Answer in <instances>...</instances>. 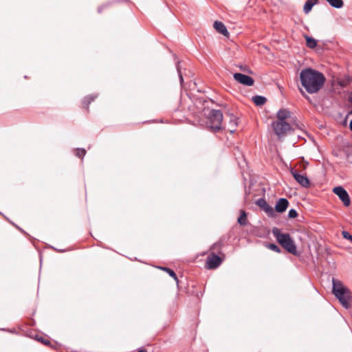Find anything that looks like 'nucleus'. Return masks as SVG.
I'll return each instance as SVG.
<instances>
[{"mask_svg": "<svg viewBox=\"0 0 352 352\" xmlns=\"http://www.w3.org/2000/svg\"><path fill=\"white\" fill-rule=\"evenodd\" d=\"M223 118V113L220 110L212 109L208 116L207 126L214 131H220Z\"/></svg>", "mask_w": 352, "mask_h": 352, "instance_id": "obj_4", "label": "nucleus"}, {"mask_svg": "<svg viewBox=\"0 0 352 352\" xmlns=\"http://www.w3.org/2000/svg\"><path fill=\"white\" fill-rule=\"evenodd\" d=\"M342 234L344 239L350 240L352 242V236L349 234V232L346 231H342Z\"/></svg>", "mask_w": 352, "mask_h": 352, "instance_id": "obj_25", "label": "nucleus"}, {"mask_svg": "<svg viewBox=\"0 0 352 352\" xmlns=\"http://www.w3.org/2000/svg\"><path fill=\"white\" fill-rule=\"evenodd\" d=\"M307 46L311 49H314L317 45V41L312 37L305 36Z\"/></svg>", "mask_w": 352, "mask_h": 352, "instance_id": "obj_18", "label": "nucleus"}, {"mask_svg": "<svg viewBox=\"0 0 352 352\" xmlns=\"http://www.w3.org/2000/svg\"><path fill=\"white\" fill-rule=\"evenodd\" d=\"M289 206V201L286 198H280L276 201L274 208V212L278 213H282L285 212Z\"/></svg>", "mask_w": 352, "mask_h": 352, "instance_id": "obj_12", "label": "nucleus"}, {"mask_svg": "<svg viewBox=\"0 0 352 352\" xmlns=\"http://www.w3.org/2000/svg\"><path fill=\"white\" fill-rule=\"evenodd\" d=\"M272 126L274 133L278 138L284 136L289 131L293 130L292 125L287 121H274L272 123Z\"/></svg>", "mask_w": 352, "mask_h": 352, "instance_id": "obj_5", "label": "nucleus"}, {"mask_svg": "<svg viewBox=\"0 0 352 352\" xmlns=\"http://www.w3.org/2000/svg\"><path fill=\"white\" fill-rule=\"evenodd\" d=\"M332 292L341 305L348 309L350 307L351 293L343 283L336 278L332 279Z\"/></svg>", "mask_w": 352, "mask_h": 352, "instance_id": "obj_2", "label": "nucleus"}, {"mask_svg": "<svg viewBox=\"0 0 352 352\" xmlns=\"http://www.w3.org/2000/svg\"><path fill=\"white\" fill-rule=\"evenodd\" d=\"M291 173L295 180L302 187L309 188L311 185L309 178L305 175L300 174L297 170L291 169Z\"/></svg>", "mask_w": 352, "mask_h": 352, "instance_id": "obj_7", "label": "nucleus"}, {"mask_svg": "<svg viewBox=\"0 0 352 352\" xmlns=\"http://www.w3.org/2000/svg\"><path fill=\"white\" fill-rule=\"evenodd\" d=\"M349 101L352 104V92L351 93V95L349 97Z\"/></svg>", "mask_w": 352, "mask_h": 352, "instance_id": "obj_30", "label": "nucleus"}, {"mask_svg": "<svg viewBox=\"0 0 352 352\" xmlns=\"http://www.w3.org/2000/svg\"><path fill=\"white\" fill-rule=\"evenodd\" d=\"M331 6L335 8H341L343 5L344 2L342 0H326Z\"/></svg>", "mask_w": 352, "mask_h": 352, "instance_id": "obj_19", "label": "nucleus"}, {"mask_svg": "<svg viewBox=\"0 0 352 352\" xmlns=\"http://www.w3.org/2000/svg\"><path fill=\"white\" fill-rule=\"evenodd\" d=\"M248 221H239L241 226H245Z\"/></svg>", "mask_w": 352, "mask_h": 352, "instance_id": "obj_29", "label": "nucleus"}, {"mask_svg": "<svg viewBox=\"0 0 352 352\" xmlns=\"http://www.w3.org/2000/svg\"><path fill=\"white\" fill-rule=\"evenodd\" d=\"M333 192L338 196L345 206L350 205L351 201L347 191L342 186L333 188Z\"/></svg>", "mask_w": 352, "mask_h": 352, "instance_id": "obj_6", "label": "nucleus"}, {"mask_svg": "<svg viewBox=\"0 0 352 352\" xmlns=\"http://www.w3.org/2000/svg\"><path fill=\"white\" fill-rule=\"evenodd\" d=\"M254 103L257 106H261L264 104L266 102V98L262 96H254L252 98Z\"/></svg>", "mask_w": 352, "mask_h": 352, "instance_id": "obj_17", "label": "nucleus"}, {"mask_svg": "<svg viewBox=\"0 0 352 352\" xmlns=\"http://www.w3.org/2000/svg\"><path fill=\"white\" fill-rule=\"evenodd\" d=\"M228 116L229 117L228 130L230 133H234L238 125V118L232 113H228Z\"/></svg>", "mask_w": 352, "mask_h": 352, "instance_id": "obj_13", "label": "nucleus"}, {"mask_svg": "<svg viewBox=\"0 0 352 352\" xmlns=\"http://www.w3.org/2000/svg\"><path fill=\"white\" fill-rule=\"evenodd\" d=\"M317 0H307L303 7V11L305 14H308L312 9L313 6L316 4Z\"/></svg>", "mask_w": 352, "mask_h": 352, "instance_id": "obj_15", "label": "nucleus"}, {"mask_svg": "<svg viewBox=\"0 0 352 352\" xmlns=\"http://www.w3.org/2000/svg\"><path fill=\"white\" fill-rule=\"evenodd\" d=\"M138 352H147L146 350H140Z\"/></svg>", "mask_w": 352, "mask_h": 352, "instance_id": "obj_33", "label": "nucleus"}, {"mask_svg": "<svg viewBox=\"0 0 352 352\" xmlns=\"http://www.w3.org/2000/svg\"><path fill=\"white\" fill-rule=\"evenodd\" d=\"M221 261L219 256L211 254L207 258L206 266L208 269H215L221 265Z\"/></svg>", "mask_w": 352, "mask_h": 352, "instance_id": "obj_10", "label": "nucleus"}, {"mask_svg": "<svg viewBox=\"0 0 352 352\" xmlns=\"http://www.w3.org/2000/svg\"><path fill=\"white\" fill-rule=\"evenodd\" d=\"M176 69H177V73H178V76H179V82H180V84L182 85L184 82V78H183V76H182V72H181V68H180V66H179V62H177V65H176Z\"/></svg>", "mask_w": 352, "mask_h": 352, "instance_id": "obj_22", "label": "nucleus"}, {"mask_svg": "<svg viewBox=\"0 0 352 352\" xmlns=\"http://www.w3.org/2000/svg\"><path fill=\"white\" fill-rule=\"evenodd\" d=\"M98 97V94L89 95L83 99L82 103L85 108L88 109L89 104Z\"/></svg>", "mask_w": 352, "mask_h": 352, "instance_id": "obj_16", "label": "nucleus"}, {"mask_svg": "<svg viewBox=\"0 0 352 352\" xmlns=\"http://www.w3.org/2000/svg\"><path fill=\"white\" fill-rule=\"evenodd\" d=\"M214 28L219 33L223 34V36H228L229 34L226 26L221 21H214Z\"/></svg>", "mask_w": 352, "mask_h": 352, "instance_id": "obj_14", "label": "nucleus"}, {"mask_svg": "<svg viewBox=\"0 0 352 352\" xmlns=\"http://www.w3.org/2000/svg\"><path fill=\"white\" fill-rule=\"evenodd\" d=\"M302 86L309 94L317 93L323 86L325 77L322 73L312 68H305L300 73Z\"/></svg>", "mask_w": 352, "mask_h": 352, "instance_id": "obj_1", "label": "nucleus"}, {"mask_svg": "<svg viewBox=\"0 0 352 352\" xmlns=\"http://www.w3.org/2000/svg\"><path fill=\"white\" fill-rule=\"evenodd\" d=\"M349 129L352 131V120L350 121V123H349Z\"/></svg>", "mask_w": 352, "mask_h": 352, "instance_id": "obj_32", "label": "nucleus"}, {"mask_svg": "<svg viewBox=\"0 0 352 352\" xmlns=\"http://www.w3.org/2000/svg\"><path fill=\"white\" fill-rule=\"evenodd\" d=\"M256 204L267 214L269 217L273 218L275 217L274 208L270 206L265 199H258L256 201Z\"/></svg>", "mask_w": 352, "mask_h": 352, "instance_id": "obj_8", "label": "nucleus"}, {"mask_svg": "<svg viewBox=\"0 0 352 352\" xmlns=\"http://www.w3.org/2000/svg\"><path fill=\"white\" fill-rule=\"evenodd\" d=\"M340 85L342 86V87H344L346 85V82H340Z\"/></svg>", "mask_w": 352, "mask_h": 352, "instance_id": "obj_31", "label": "nucleus"}, {"mask_svg": "<svg viewBox=\"0 0 352 352\" xmlns=\"http://www.w3.org/2000/svg\"><path fill=\"white\" fill-rule=\"evenodd\" d=\"M267 247L274 251V252H280V248L276 245V244H274V243H270L267 245Z\"/></svg>", "mask_w": 352, "mask_h": 352, "instance_id": "obj_24", "label": "nucleus"}, {"mask_svg": "<svg viewBox=\"0 0 352 352\" xmlns=\"http://www.w3.org/2000/svg\"><path fill=\"white\" fill-rule=\"evenodd\" d=\"M272 233L277 241L283 248L292 254H295L296 252V247L293 240L290 238L289 234L282 233L280 230L277 228H273Z\"/></svg>", "mask_w": 352, "mask_h": 352, "instance_id": "obj_3", "label": "nucleus"}, {"mask_svg": "<svg viewBox=\"0 0 352 352\" xmlns=\"http://www.w3.org/2000/svg\"><path fill=\"white\" fill-rule=\"evenodd\" d=\"M246 218V214L244 211H241V214L238 217L236 220H245Z\"/></svg>", "mask_w": 352, "mask_h": 352, "instance_id": "obj_26", "label": "nucleus"}, {"mask_svg": "<svg viewBox=\"0 0 352 352\" xmlns=\"http://www.w3.org/2000/svg\"><path fill=\"white\" fill-rule=\"evenodd\" d=\"M162 270L166 272L171 277H173L177 282L178 281L176 274L173 270L168 268V267H161Z\"/></svg>", "mask_w": 352, "mask_h": 352, "instance_id": "obj_20", "label": "nucleus"}, {"mask_svg": "<svg viewBox=\"0 0 352 352\" xmlns=\"http://www.w3.org/2000/svg\"><path fill=\"white\" fill-rule=\"evenodd\" d=\"M86 154V151L84 148H77L76 150V155L78 157L83 158Z\"/></svg>", "mask_w": 352, "mask_h": 352, "instance_id": "obj_21", "label": "nucleus"}, {"mask_svg": "<svg viewBox=\"0 0 352 352\" xmlns=\"http://www.w3.org/2000/svg\"><path fill=\"white\" fill-rule=\"evenodd\" d=\"M278 121H287L291 122L294 120L292 113L287 109H280L276 114Z\"/></svg>", "mask_w": 352, "mask_h": 352, "instance_id": "obj_11", "label": "nucleus"}, {"mask_svg": "<svg viewBox=\"0 0 352 352\" xmlns=\"http://www.w3.org/2000/svg\"><path fill=\"white\" fill-rule=\"evenodd\" d=\"M297 216H298V212L295 209L292 208L289 210V212H288L289 218L294 219V218H296Z\"/></svg>", "mask_w": 352, "mask_h": 352, "instance_id": "obj_23", "label": "nucleus"}, {"mask_svg": "<svg viewBox=\"0 0 352 352\" xmlns=\"http://www.w3.org/2000/svg\"><path fill=\"white\" fill-rule=\"evenodd\" d=\"M233 77L236 81L245 86H252L254 83V79L246 74L235 73Z\"/></svg>", "mask_w": 352, "mask_h": 352, "instance_id": "obj_9", "label": "nucleus"}, {"mask_svg": "<svg viewBox=\"0 0 352 352\" xmlns=\"http://www.w3.org/2000/svg\"><path fill=\"white\" fill-rule=\"evenodd\" d=\"M37 340L40 342H41L42 343L45 344V345L48 344L50 343V342L43 338H38Z\"/></svg>", "mask_w": 352, "mask_h": 352, "instance_id": "obj_27", "label": "nucleus"}, {"mask_svg": "<svg viewBox=\"0 0 352 352\" xmlns=\"http://www.w3.org/2000/svg\"><path fill=\"white\" fill-rule=\"evenodd\" d=\"M109 4H104L98 8V12L100 13L104 7H107Z\"/></svg>", "mask_w": 352, "mask_h": 352, "instance_id": "obj_28", "label": "nucleus"}]
</instances>
